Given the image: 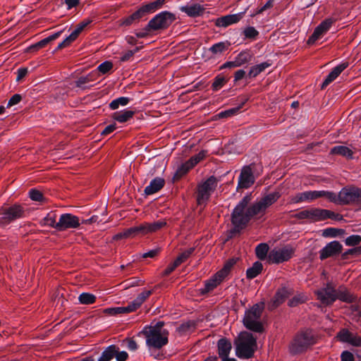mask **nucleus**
Returning a JSON list of instances; mask_svg holds the SVG:
<instances>
[{
	"instance_id": "1",
	"label": "nucleus",
	"mask_w": 361,
	"mask_h": 361,
	"mask_svg": "<svg viewBox=\"0 0 361 361\" xmlns=\"http://www.w3.org/2000/svg\"><path fill=\"white\" fill-rule=\"evenodd\" d=\"M166 0H154L142 4L137 9L129 16L121 20V25L130 26L138 23L141 20L147 19V16L161 8Z\"/></svg>"
},
{
	"instance_id": "2",
	"label": "nucleus",
	"mask_w": 361,
	"mask_h": 361,
	"mask_svg": "<svg viewBox=\"0 0 361 361\" xmlns=\"http://www.w3.org/2000/svg\"><path fill=\"white\" fill-rule=\"evenodd\" d=\"M235 345L236 356L241 359H249L253 357L257 349V338L252 334L244 331L235 341Z\"/></svg>"
},
{
	"instance_id": "3",
	"label": "nucleus",
	"mask_w": 361,
	"mask_h": 361,
	"mask_svg": "<svg viewBox=\"0 0 361 361\" xmlns=\"http://www.w3.org/2000/svg\"><path fill=\"white\" fill-rule=\"evenodd\" d=\"M329 194L331 196L329 198V202L336 204L361 203V189L356 187L343 188L338 194L329 191Z\"/></svg>"
},
{
	"instance_id": "4",
	"label": "nucleus",
	"mask_w": 361,
	"mask_h": 361,
	"mask_svg": "<svg viewBox=\"0 0 361 361\" xmlns=\"http://www.w3.org/2000/svg\"><path fill=\"white\" fill-rule=\"evenodd\" d=\"M315 343L314 337L310 329L298 333L289 344V353L292 355L301 354Z\"/></svg>"
},
{
	"instance_id": "5",
	"label": "nucleus",
	"mask_w": 361,
	"mask_h": 361,
	"mask_svg": "<svg viewBox=\"0 0 361 361\" xmlns=\"http://www.w3.org/2000/svg\"><path fill=\"white\" fill-rule=\"evenodd\" d=\"M25 209L19 204H4L0 207V228H5L25 216Z\"/></svg>"
},
{
	"instance_id": "6",
	"label": "nucleus",
	"mask_w": 361,
	"mask_h": 361,
	"mask_svg": "<svg viewBox=\"0 0 361 361\" xmlns=\"http://www.w3.org/2000/svg\"><path fill=\"white\" fill-rule=\"evenodd\" d=\"M263 307L259 304L254 305L250 309L245 310L243 319L245 327L252 331L262 333L264 327L260 322Z\"/></svg>"
},
{
	"instance_id": "7",
	"label": "nucleus",
	"mask_w": 361,
	"mask_h": 361,
	"mask_svg": "<svg viewBox=\"0 0 361 361\" xmlns=\"http://www.w3.org/2000/svg\"><path fill=\"white\" fill-rule=\"evenodd\" d=\"M166 225L164 221H157L152 223L145 222L137 226L130 227L123 231V235L128 238H134L137 235H145L154 233Z\"/></svg>"
},
{
	"instance_id": "8",
	"label": "nucleus",
	"mask_w": 361,
	"mask_h": 361,
	"mask_svg": "<svg viewBox=\"0 0 361 361\" xmlns=\"http://www.w3.org/2000/svg\"><path fill=\"white\" fill-rule=\"evenodd\" d=\"M175 14L167 11H161L156 14L147 24V29L153 32L167 29L175 20Z\"/></svg>"
},
{
	"instance_id": "9",
	"label": "nucleus",
	"mask_w": 361,
	"mask_h": 361,
	"mask_svg": "<svg viewBox=\"0 0 361 361\" xmlns=\"http://www.w3.org/2000/svg\"><path fill=\"white\" fill-rule=\"evenodd\" d=\"M220 179L211 176L204 182L198 185L197 202L198 204L209 200L211 194L215 190Z\"/></svg>"
},
{
	"instance_id": "10",
	"label": "nucleus",
	"mask_w": 361,
	"mask_h": 361,
	"mask_svg": "<svg viewBox=\"0 0 361 361\" xmlns=\"http://www.w3.org/2000/svg\"><path fill=\"white\" fill-rule=\"evenodd\" d=\"M142 333L145 336L146 344L149 348L160 349L169 342V331L166 329H164L162 332L142 330Z\"/></svg>"
},
{
	"instance_id": "11",
	"label": "nucleus",
	"mask_w": 361,
	"mask_h": 361,
	"mask_svg": "<svg viewBox=\"0 0 361 361\" xmlns=\"http://www.w3.org/2000/svg\"><path fill=\"white\" fill-rule=\"evenodd\" d=\"M328 190H307L298 192L290 197V202L298 204L301 202H312L319 198H324L329 201L331 197Z\"/></svg>"
},
{
	"instance_id": "12",
	"label": "nucleus",
	"mask_w": 361,
	"mask_h": 361,
	"mask_svg": "<svg viewBox=\"0 0 361 361\" xmlns=\"http://www.w3.org/2000/svg\"><path fill=\"white\" fill-rule=\"evenodd\" d=\"M336 286L332 281H328L325 286L315 291L317 300L324 305H331L336 301Z\"/></svg>"
},
{
	"instance_id": "13",
	"label": "nucleus",
	"mask_w": 361,
	"mask_h": 361,
	"mask_svg": "<svg viewBox=\"0 0 361 361\" xmlns=\"http://www.w3.org/2000/svg\"><path fill=\"white\" fill-rule=\"evenodd\" d=\"M292 246L287 245L281 248L273 249L269 254V260L274 264H280L288 261L294 254Z\"/></svg>"
},
{
	"instance_id": "14",
	"label": "nucleus",
	"mask_w": 361,
	"mask_h": 361,
	"mask_svg": "<svg viewBox=\"0 0 361 361\" xmlns=\"http://www.w3.org/2000/svg\"><path fill=\"white\" fill-rule=\"evenodd\" d=\"M336 21V18H327L322 21L314 29L313 33L310 36L307 43L309 45L313 44L317 40L322 38L331 27Z\"/></svg>"
},
{
	"instance_id": "15",
	"label": "nucleus",
	"mask_w": 361,
	"mask_h": 361,
	"mask_svg": "<svg viewBox=\"0 0 361 361\" xmlns=\"http://www.w3.org/2000/svg\"><path fill=\"white\" fill-rule=\"evenodd\" d=\"M323 210L324 209L311 207L295 214L293 217L298 220H309L311 222L322 221H324Z\"/></svg>"
},
{
	"instance_id": "16",
	"label": "nucleus",
	"mask_w": 361,
	"mask_h": 361,
	"mask_svg": "<svg viewBox=\"0 0 361 361\" xmlns=\"http://www.w3.org/2000/svg\"><path fill=\"white\" fill-rule=\"evenodd\" d=\"M80 219L78 216L70 214H62L56 225V229L63 231L69 228H77L80 226Z\"/></svg>"
},
{
	"instance_id": "17",
	"label": "nucleus",
	"mask_w": 361,
	"mask_h": 361,
	"mask_svg": "<svg viewBox=\"0 0 361 361\" xmlns=\"http://www.w3.org/2000/svg\"><path fill=\"white\" fill-rule=\"evenodd\" d=\"M255 178L252 173L250 166H245L243 167L240 176L238 177L237 191L241 189H247L250 188L255 183Z\"/></svg>"
},
{
	"instance_id": "18",
	"label": "nucleus",
	"mask_w": 361,
	"mask_h": 361,
	"mask_svg": "<svg viewBox=\"0 0 361 361\" xmlns=\"http://www.w3.org/2000/svg\"><path fill=\"white\" fill-rule=\"evenodd\" d=\"M343 245L337 241L334 240L327 243L320 251L319 258L321 260L326 259L329 257L338 255L342 252Z\"/></svg>"
},
{
	"instance_id": "19",
	"label": "nucleus",
	"mask_w": 361,
	"mask_h": 361,
	"mask_svg": "<svg viewBox=\"0 0 361 361\" xmlns=\"http://www.w3.org/2000/svg\"><path fill=\"white\" fill-rule=\"evenodd\" d=\"M245 11L235 14H228L214 20V24L218 27L226 28L231 25L238 23L245 16Z\"/></svg>"
},
{
	"instance_id": "20",
	"label": "nucleus",
	"mask_w": 361,
	"mask_h": 361,
	"mask_svg": "<svg viewBox=\"0 0 361 361\" xmlns=\"http://www.w3.org/2000/svg\"><path fill=\"white\" fill-rule=\"evenodd\" d=\"M293 294V290L289 286H283L279 288L272 300H271V309L276 308L281 305L286 298Z\"/></svg>"
},
{
	"instance_id": "21",
	"label": "nucleus",
	"mask_w": 361,
	"mask_h": 361,
	"mask_svg": "<svg viewBox=\"0 0 361 361\" xmlns=\"http://www.w3.org/2000/svg\"><path fill=\"white\" fill-rule=\"evenodd\" d=\"M348 62H343L336 67H334L331 71L326 76L323 82L321 85V89L324 90L330 83L334 81L338 75L348 67Z\"/></svg>"
},
{
	"instance_id": "22",
	"label": "nucleus",
	"mask_w": 361,
	"mask_h": 361,
	"mask_svg": "<svg viewBox=\"0 0 361 361\" xmlns=\"http://www.w3.org/2000/svg\"><path fill=\"white\" fill-rule=\"evenodd\" d=\"M231 223L233 225V228L228 231V239H231L236 235H239L248 224L242 217L235 215H231Z\"/></svg>"
},
{
	"instance_id": "23",
	"label": "nucleus",
	"mask_w": 361,
	"mask_h": 361,
	"mask_svg": "<svg viewBox=\"0 0 361 361\" xmlns=\"http://www.w3.org/2000/svg\"><path fill=\"white\" fill-rule=\"evenodd\" d=\"M265 212V208L259 200L247 208L245 214L242 218L248 224L253 216L259 214H264Z\"/></svg>"
},
{
	"instance_id": "24",
	"label": "nucleus",
	"mask_w": 361,
	"mask_h": 361,
	"mask_svg": "<svg viewBox=\"0 0 361 361\" xmlns=\"http://www.w3.org/2000/svg\"><path fill=\"white\" fill-rule=\"evenodd\" d=\"M180 10L185 13L189 17L196 18L203 14L205 8L199 4H193L181 6Z\"/></svg>"
},
{
	"instance_id": "25",
	"label": "nucleus",
	"mask_w": 361,
	"mask_h": 361,
	"mask_svg": "<svg viewBox=\"0 0 361 361\" xmlns=\"http://www.w3.org/2000/svg\"><path fill=\"white\" fill-rule=\"evenodd\" d=\"M338 299L345 302L351 303L355 302L357 298L354 295L351 294L346 287L344 286H340L336 290V300Z\"/></svg>"
},
{
	"instance_id": "26",
	"label": "nucleus",
	"mask_w": 361,
	"mask_h": 361,
	"mask_svg": "<svg viewBox=\"0 0 361 361\" xmlns=\"http://www.w3.org/2000/svg\"><path fill=\"white\" fill-rule=\"evenodd\" d=\"M164 185V179L157 177L150 181L149 185L145 188L144 192L146 195H153L159 191Z\"/></svg>"
},
{
	"instance_id": "27",
	"label": "nucleus",
	"mask_w": 361,
	"mask_h": 361,
	"mask_svg": "<svg viewBox=\"0 0 361 361\" xmlns=\"http://www.w3.org/2000/svg\"><path fill=\"white\" fill-rule=\"evenodd\" d=\"M135 114V111L128 109L118 111L112 114L111 118L118 123H123L129 121Z\"/></svg>"
},
{
	"instance_id": "28",
	"label": "nucleus",
	"mask_w": 361,
	"mask_h": 361,
	"mask_svg": "<svg viewBox=\"0 0 361 361\" xmlns=\"http://www.w3.org/2000/svg\"><path fill=\"white\" fill-rule=\"evenodd\" d=\"M217 347L219 356L221 358L228 356L232 349L231 343L226 338H220L218 341Z\"/></svg>"
},
{
	"instance_id": "29",
	"label": "nucleus",
	"mask_w": 361,
	"mask_h": 361,
	"mask_svg": "<svg viewBox=\"0 0 361 361\" xmlns=\"http://www.w3.org/2000/svg\"><path fill=\"white\" fill-rule=\"evenodd\" d=\"M251 200V195H245L235 206L234 209L233 210L231 215H235L238 217H243L244 214H245V209L247 207L248 203Z\"/></svg>"
},
{
	"instance_id": "30",
	"label": "nucleus",
	"mask_w": 361,
	"mask_h": 361,
	"mask_svg": "<svg viewBox=\"0 0 361 361\" xmlns=\"http://www.w3.org/2000/svg\"><path fill=\"white\" fill-rule=\"evenodd\" d=\"M152 290H145L140 293L134 300L129 302L128 305L132 312L137 310L141 306V305L145 301V300L152 295Z\"/></svg>"
},
{
	"instance_id": "31",
	"label": "nucleus",
	"mask_w": 361,
	"mask_h": 361,
	"mask_svg": "<svg viewBox=\"0 0 361 361\" xmlns=\"http://www.w3.org/2000/svg\"><path fill=\"white\" fill-rule=\"evenodd\" d=\"M247 99V98L243 99L237 106L219 112L216 116L219 118H226L238 114L240 109L244 106Z\"/></svg>"
},
{
	"instance_id": "32",
	"label": "nucleus",
	"mask_w": 361,
	"mask_h": 361,
	"mask_svg": "<svg viewBox=\"0 0 361 361\" xmlns=\"http://www.w3.org/2000/svg\"><path fill=\"white\" fill-rule=\"evenodd\" d=\"M231 45V43L228 40L219 42L210 47L209 48V51L214 56H218L228 50Z\"/></svg>"
},
{
	"instance_id": "33",
	"label": "nucleus",
	"mask_w": 361,
	"mask_h": 361,
	"mask_svg": "<svg viewBox=\"0 0 361 361\" xmlns=\"http://www.w3.org/2000/svg\"><path fill=\"white\" fill-rule=\"evenodd\" d=\"M253 58V54L249 49L240 51L234 59L238 67L250 63Z\"/></svg>"
},
{
	"instance_id": "34",
	"label": "nucleus",
	"mask_w": 361,
	"mask_h": 361,
	"mask_svg": "<svg viewBox=\"0 0 361 361\" xmlns=\"http://www.w3.org/2000/svg\"><path fill=\"white\" fill-rule=\"evenodd\" d=\"M281 197V193L278 191H275L269 193L262 197L259 201L267 210L270 206L275 203Z\"/></svg>"
},
{
	"instance_id": "35",
	"label": "nucleus",
	"mask_w": 361,
	"mask_h": 361,
	"mask_svg": "<svg viewBox=\"0 0 361 361\" xmlns=\"http://www.w3.org/2000/svg\"><path fill=\"white\" fill-rule=\"evenodd\" d=\"M272 63L270 61H267L259 64L252 66L249 71V78H256L259 73L264 71L267 68L271 66Z\"/></svg>"
},
{
	"instance_id": "36",
	"label": "nucleus",
	"mask_w": 361,
	"mask_h": 361,
	"mask_svg": "<svg viewBox=\"0 0 361 361\" xmlns=\"http://www.w3.org/2000/svg\"><path fill=\"white\" fill-rule=\"evenodd\" d=\"M230 80V77L224 75V74H218L213 80L212 84V89L213 91L216 92L221 89Z\"/></svg>"
},
{
	"instance_id": "37",
	"label": "nucleus",
	"mask_w": 361,
	"mask_h": 361,
	"mask_svg": "<svg viewBox=\"0 0 361 361\" xmlns=\"http://www.w3.org/2000/svg\"><path fill=\"white\" fill-rule=\"evenodd\" d=\"M103 312L110 316H114L118 314H123L132 312L129 305L126 307H113L105 308Z\"/></svg>"
},
{
	"instance_id": "38",
	"label": "nucleus",
	"mask_w": 361,
	"mask_h": 361,
	"mask_svg": "<svg viewBox=\"0 0 361 361\" xmlns=\"http://www.w3.org/2000/svg\"><path fill=\"white\" fill-rule=\"evenodd\" d=\"M117 345H111L106 348L102 353L97 361H111L115 356Z\"/></svg>"
},
{
	"instance_id": "39",
	"label": "nucleus",
	"mask_w": 361,
	"mask_h": 361,
	"mask_svg": "<svg viewBox=\"0 0 361 361\" xmlns=\"http://www.w3.org/2000/svg\"><path fill=\"white\" fill-rule=\"evenodd\" d=\"M262 269L263 265L260 262L257 261L254 262L252 266L248 268L246 271L247 279H253L262 272Z\"/></svg>"
},
{
	"instance_id": "40",
	"label": "nucleus",
	"mask_w": 361,
	"mask_h": 361,
	"mask_svg": "<svg viewBox=\"0 0 361 361\" xmlns=\"http://www.w3.org/2000/svg\"><path fill=\"white\" fill-rule=\"evenodd\" d=\"M331 153L334 154H338L346 158H352L353 157V151L348 148V147L343 145H337L331 149Z\"/></svg>"
},
{
	"instance_id": "41",
	"label": "nucleus",
	"mask_w": 361,
	"mask_h": 361,
	"mask_svg": "<svg viewBox=\"0 0 361 361\" xmlns=\"http://www.w3.org/2000/svg\"><path fill=\"white\" fill-rule=\"evenodd\" d=\"M219 284L220 283L217 281L216 278L212 276L204 282V287L200 289V293L202 295L207 294L216 288Z\"/></svg>"
},
{
	"instance_id": "42",
	"label": "nucleus",
	"mask_w": 361,
	"mask_h": 361,
	"mask_svg": "<svg viewBox=\"0 0 361 361\" xmlns=\"http://www.w3.org/2000/svg\"><path fill=\"white\" fill-rule=\"evenodd\" d=\"M130 99L126 97H121L112 100L109 106L111 110H116L119 108L120 106H127L130 102Z\"/></svg>"
},
{
	"instance_id": "43",
	"label": "nucleus",
	"mask_w": 361,
	"mask_h": 361,
	"mask_svg": "<svg viewBox=\"0 0 361 361\" xmlns=\"http://www.w3.org/2000/svg\"><path fill=\"white\" fill-rule=\"evenodd\" d=\"M92 20L90 18H85L80 22L77 25L75 29L71 33L72 37L76 39L79 35L82 32V31L87 27L91 23Z\"/></svg>"
},
{
	"instance_id": "44",
	"label": "nucleus",
	"mask_w": 361,
	"mask_h": 361,
	"mask_svg": "<svg viewBox=\"0 0 361 361\" xmlns=\"http://www.w3.org/2000/svg\"><path fill=\"white\" fill-rule=\"evenodd\" d=\"M192 168H193V166H190V164L188 161V160L187 161H185V163H183L177 169V170L174 174L173 179H176V180L180 179L181 177H183L184 175H185L189 171V170L191 169Z\"/></svg>"
},
{
	"instance_id": "45",
	"label": "nucleus",
	"mask_w": 361,
	"mask_h": 361,
	"mask_svg": "<svg viewBox=\"0 0 361 361\" xmlns=\"http://www.w3.org/2000/svg\"><path fill=\"white\" fill-rule=\"evenodd\" d=\"M269 247L267 243H259L255 248V254L258 259L264 260L266 259Z\"/></svg>"
},
{
	"instance_id": "46",
	"label": "nucleus",
	"mask_w": 361,
	"mask_h": 361,
	"mask_svg": "<svg viewBox=\"0 0 361 361\" xmlns=\"http://www.w3.org/2000/svg\"><path fill=\"white\" fill-rule=\"evenodd\" d=\"M56 218V214L50 212L47 214V215L41 220L40 224L42 226H49L51 228H56V225H57Z\"/></svg>"
},
{
	"instance_id": "47",
	"label": "nucleus",
	"mask_w": 361,
	"mask_h": 361,
	"mask_svg": "<svg viewBox=\"0 0 361 361\" xmlns=\"http://www.w3.org/2000/svg\"><path fill=\"white\" fill-rule=\"evenodd\" d=\"M306 300L307 297L305 294L298 293L289 300L288 305L289 307H293L305 302Z\"/></svg>"
},
{
	"instance_id": "48",
	"label": "nucleus",
	"mask_w": 361,
	"mask_h": 361,
	"mask_svg": "<svg viewBox=\"0 0 361 361\" xmlns=\"http://www.w3.org/2000/svg\"><path fill=\"white\" fill-rule=\"evenodd\" d=\"M78 300L82 305H91L96 301V296L92 293H82L78 297Z\"/></svg>"
},
{
	"instance_id": "49",
	"label": "nucleus",
	"mask_w": 361,
	"mask_h": 361,
	"mask_svg": "<svg viewBox=\"0 0 361 361\" xmlns=\"http://www.w3.org/2000/svg\"><path fill=\"white\" fill-rule=\"evenodd\" d=\"M47 41L48 40H47L44 38V39L40 40L39 42L29 46L26 49L25 51L28 52V53H35L37 51H39V49H41L44 48V47H46L49 44L47 42Z\"/></svg>"
},
{
	"instance_id": "50",
	"label": "nucleus",
	"mask_w": 361,
	"mask_h": 361,
	"mask_svg": "<svg viewBox=\"0 0 361 361\" xmlns=\"http://www.w3.org/2000/svg\"><path fill=\"white\" fill-rule=\"evenodd\" d=\"M92 80L93 78L91 74L86 76H81L75 81V86L77 87L82 88V90L88 89L90 87H87L85 85Z\"/></svg>"
},
{
	"instance_id": "51",
	"label": "nucleus",
	"mask_w": 361,
	"mask_h": 361,
	"mask_svg": "<svg viewBox=\"0 0 361 361\" xmlns=\"http://www.w3.org/2000/svg\"><path fill=\"white\" fill-rule=\"evenodd\" d=\"M208 152L207 150H201L198 154H195L194 156L191 157L188 161L190 164V166H195L196 164H197L200 161H202L204 158L206 157L207 155Z\"/></svg>"
},
{
	"instance_id": "52",
	"label": "nucleus",
	"mask_w": 361,
	"mask_h": 361,
	"mask_svg": "<svg viewBox=\"0 0 361 361\" xmlns=\"http://www.w3.org/2000/svg\"><path fill=\"white\" fill-rule=\"evenodd\" d=\"M195 247H190L182 253H180L177 258L175 259L176 262L180 265L184 262H185L194 252Z\"/></svg>"
},
{
	"instance_id": "53",
	"label": "nucleus",
	"mask_w": 361,
	"mask_h": 361,
	"mask_svg": "<svg viewBox=\"0 0 361 361\" xmlns=\"http://www.w3.org/2000/svg\"><path fill=\"white\" fill-rule=\"evenodd\" d=\"M345 233V231L341 228H327L324 230L323 235L324 237H332L336 238L339 235H342Z\"/></svg>"
},
{
	"instance_id": "54",
	"label": "nucleus",
	"mask_w": 361,
	"mask_h": 361,
	"mask_svg": "<svg viewBox=\"0 0 361 361\" xmlns=\"http://www.w3.org/2000/svg\"><path fill=\"white\" fill-rule=\"evenodd\" d=\"M245 39H256L259 35V32L252 26H248L243 32Z\"/></svg>"
},
{
	"instance_id": "55",
	"label": "nucleus",
	"mask_w": 361,
	"mask_h": 361,
	"mask_svg": "<svg viewBox=\"0 0 361 361\" xmlns=\"http://www.w3.org/2000/svg\"><path fill=\"white\" fill-rule=\"evenodd\" d=\"M323 216L324 221L327 219H330L338 221L343 220V216L341 214L338 213H335L334 212L326 209H324L323 210Z\"/></svg>"
},
{
	"instance_id": "56",
	"label": "nucleus",
	"mask_w": 361,
	"mask_h": 361,
	"mask_svg": "<svg viewBox=\"0 0 361 361\" xmlns=\"http://www.w3.org/2000/svg\"><path fill=\"white\" fill-rule=\"evenodd\" d=\"M195 326L196 324L194 321H188L180 324L178 326V330L180 334H187L191 329H194Z\"/></svg>"
},
{
	"instance_id": "57",
	"label": "nucleus",
	"mask_w": 361,
	"mask_h": 361,
	"mask_svg": "<svg viewBox=\"0 0 361 361\" xmlns=\"http://www.w3.org/2000/svg\"><path fill=\"white\" fill-rule=\"evenodd\" d=\"M360 255H361V248H360V246H358V247H355L347 250L345 252L342 253L341 257L343 259H348L350 255L357 257Z\"/></svg>"
},
{
	"instance_id": "58",
	"label": "nucleus",
	"mask_w": 361,
	"mask_h": 361,
	"mask_svg": "<svg viewBox=\"0 0 361 361\" xmlns=\"http://www.w3.org/2000/svg\"><path fill=\"white\" fill-rule=\"evenodd\" d=\"M29 197L32 200L36 202H43L45 199L42 192L35 188L29 191Z\"/></svg>"
},
{
	"instance_id": "59",
	"label": "nucleus",
	"mask_w": 361,
	"mask_h": 361,
	"mask_svg": "<svg viewBox=\"0 0 361 361\" xmlns=\"http://www.w3.org/2000/svg\"><path fill=\"white\" fill-rule=\"evenodd\" d=\"M361 243V236L359 235H351L345 238V244L347 246H356Z\"/></svg>"
},
{
	"instance_id": "60",
	"label": "nucleus",
	"mask_w": 361,
	"mask_h": 361,
	"mask_svg": "<svg viewBox=\"0 0 361 361\" xmlns=\"http://www.w3.org/2000/svg\"><path fill=\"white\" fill-rule=\"evenodd\" d=\"M113 68V63L109 61H106L97 67V70L102 74L109 73Z\"/></svg>"
},
{
	"instance_id": "61",
	"label": "nucleus",
	"mask_w": 361,
	"mask_h": 361,
	"mask_svg": "<svg viewBox=\"0 0 361 361\" xmlns=\"http://www.w3.org/2000/svg\"><path fill=\"white\" fill-rule=\"evenodd\" d=\"M338 337L343 342L348 343L350 338L353 337V334L347 329H342L338 334Z\"/></svg>"
},
{
	"instance_id": "62",
	"label": "nucleus",
	"mask_w": 361,
	"mask_h": 361,
	"mask_svg": "<svg viewBox=\"0 0 361 361\" xmlns=\"http://www.w3.org/2000/svg\"><path fill=\"white\" fill-rule=\"evenodd\" d=\"M229 271L227 269V267H223L220 271L216 272L213 276L216 278L217 281L219 283L228 276L229 274Z\"/></svg>"
},
{
	"instance_id": "63",
	"label": "nucleus",
	"mask_w": 361,
	"mask_h": 361,
	"mask_svg": "<svg viewBox=\"0 0 361 361\" xmlns=\"http://www.w3.org/2000/svg\"><path fill=\"white\" fill-rule=\"evenodd\" d=\"M164 326V322L163 321H159L157 322L154 326H145L143 328V330H147V331H153L158 332H162L164 329H163V326Z\"/></svg>"
},
{
	"instance_id": "64",
	"label": "nucleus",
	"mask_w": 361,
	"mask_h": 361,
	"mask_svg": "<svg viewBox=\"0 0 361 361\" xmlns=\"http://www.w3.org/2000/svg\"><path fill=\"white\" fill-rule=\"evenodd\" d=\"M114 357L116 361H126L128 357V354L126 351H119V348L117 346Z\"/></svg>"
}]
</instances>
